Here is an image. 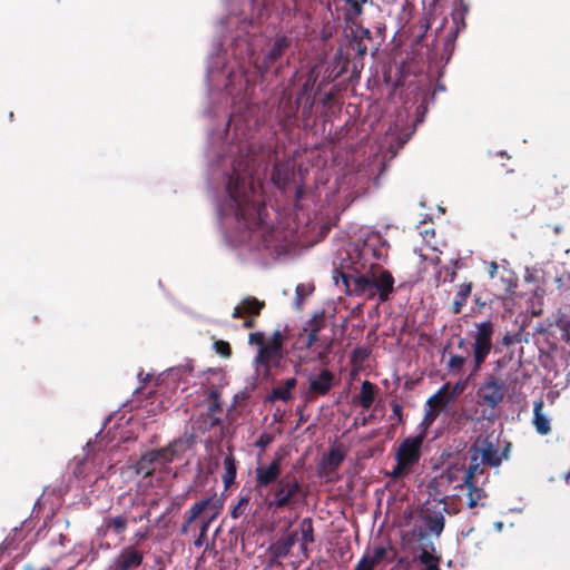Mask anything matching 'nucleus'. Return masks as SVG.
Masks as SVG:
<instances>
[{"mask_svg": "<svg viewBox=\"0 0 570 570\" xmlns=\"http://www.w3.org/2000/svg\"><path fill=\"white\" fill-rule=\"evenodd\" d=\"M255 159L247 150L245 158L239 155L233 163V173L227 183L230 206L235 208L236 219L248 229L261 226L265 205L255 200Z\"/></svg>", "mask_w": 570, "mask_h": 570, "instance_id": "nucleus-1", "label": "nucleus"}, {"mask_svg": "<svg viewBox=\"0 0 570 570\" xmlns=\"http://www.w3.org/2000/svg\"><path fill=\"white\" fill-rule=\"evenodd\" d=\"M469 456L468 468L462 466L464 470V478L462 484L458 488L468 489L466 505L470 509L484 505L481 501L487 498L484 484L489 481V472L487 466L497 468L502 462V456L498 446L489 439H476V441L469 448L466 452Z\"/></svg>", "mask_w": 570, "mask_h": 570, "instance_id": "nucleus-2", "label": "nucleus"}, {"mask_svg": "<svg viewBox=\"0 0 570 570\" xmlns=\"http://www.w3.org/2000/svg\"><path fill=\"white\" fill-rule=\"evenodd\" d=\"M224 508V499L218 498L216 493L210 497L203 498L196 501L188 511L185 512L184 523L181 524L180 532L186 534L189 531L191 523L199 518L203 513H209L202 520L199 527V534L194 541V546L200 548L204 546L208 529L213 521L219 515Z\"/></svg>", "mask_w": 570, "mask_h": 570, "instance_id": "nucleus-3", "label": "nucleus"}, {"mask_svg": "<svg viewBox=\"0 0 570 570\" xmlns=\"http://www.w3.org/2000/svg\"><path fill=\"white\" fill-rule=\"evenodd\" d=\"M424 439L425 431H422L420 434L406 438L400 443L395 452L396 464L389 474L393 480L405 478L419 463Z\"/></svg>", "mask_w": 570, "mask_h": 570, "instance_id": "nucleus-4", "label": "nucleus"}, {"mask_svg": "<svg viewBox=\"0 0 570 570\" xmlns=\"http://www.w3.org/2000/svg\"><path fill=\"white\" fill-rule=\"evenodd\" d=\"M494 331L495 325L490 320L474 323V332L471 334V350L473 356V368L471 376L480 371L481 366L490 355L493 348L492 337Z\"/></svg>", "mask_w": 570, "mask_h": 570, "instance_id": "nucleus-5", "label": "nucleus"}, {"mask_svg": "<svg viewBox=\"0 0 570 570\" xmlns=\"http://www.w3.org/2000/svg\"><path fill=\"white\" fill-rule=\"evenodd\" d=\"M272 500L267 502L269 509L282 510L293 508L303 497L302 483L294 475L282 478L271 491Z\"/></svg>", "mask_w": 570, "mask_h": 570, "instance_id": "nucleus-6", "label": "nucleus"}, {"mask_svg": "<svg viewBox=\"0 0 570 570\" xmlns=\"http://www.w3.org/2000/svg\"><path fill=\"white\" fill-rule=\"evenodd\" d=\"M318 75L316 73V67H312L305 76V80L296 96V101L302 105V118L308 120L312 117L313 108L315 106V96L321 92L317 89L314 92L315 83Z\"/></svg>", "mask_w": 570, "mask_h": 570, "instance_id": "nucleus-7", "label": "nucleus"}, {"mask_svg": "<svg viewBox=\"0 0 570 570\" xmlns=\"http://www.w3.org/2000/svg\"><path fill=\"white\" fill-rule=\"evenodd\" d=\"M505 384L494 375H489L478 390L480 403L490 407H497L504 399Z\"/></svg>", "mask_w": 570, "mask_h": 570, "instance_id": "nucleus-8", "label": "nucleus"}, {"mask_svg": "<svg viewBox=\"0 0 570 570\" xmlns=\"http://www.w3.org/2000/svg\"><path fill=\"white\" fill-rule=\"evenodd\" d=\"M282 458H274L269 464L258 465L255 469V490L261 491L282 479Z\"/></svg>", "mask_w": 570, "mask_h": 570, "instance_id": "nucleus-9", "label": "nucleus"}, {"mask_svg": "<svg viewBox=\"0 0 570 570\" xmlns=\"http://www.w3.org/2000/svg\"><path fill=\"white\" fill-rule=\"evenodd\" d=\"M342 281L350 294L353 295H366L368 298L375 296L373 292V272L361 274V275H351V274H341Z\"/></svg>", "mask_w": 570, "mask_h": 570, "instance_id": "nucleus-10", "label": "nucleus"}, {"mask_svg": "<svg viewBox=\"0 0 570 570\" xmlns=\"http://www.w3.org/2000/svg\"><path fill=\"white\" fill-rule=\"evenodd\" d=\"M373 272V292L379 295L381 302L390 299L391 294L394 292V277L390 271L383 269L377 264H372Z\"/></svg>", "mask_w": 570, "mask_h": 570, "instance_id": "nucleus-11", "label": "nucleus"}, {"mask_svg": "<svg viewBox=\"0 0 570 570\" xmlns=\"http://www.w3.org/2000/svg\"><path fill=\"white\" fill-rule=\"evenodd\" d=\"M190 439L178 438L167 446L151 450V453L158 465H165L173 462L175 458L183 455L190 448Z\"/></svg>", "mask_w": 570, "mask_h": 570, "instance_id": "nucleus-12", "label": "nucleus"}, {"mask_svg": "<svg viewBox=\"0 0 570 570\" xmlns=\"http://www.w3.org/2000/svg\"><path fill=\"white\" fill-rule=\"evenodd\" d=\"M284 355V347L266 342L264 346L258 350L254 362L256 365L263 366L265 374L268 375L272 367L279 366Z\"/></svg>", "mask_w": 570, "mask_h": 570, "instance_id": "nucleus-13", "label": "nucleus"}, {"mask_svg": "<svg viewBox=\"0 0 570 570\" xmlns=\"http://www.w3.org/2000/svg\"><path fill=\"white\" fill-rule=\"evenodd\" d=\"M144 561V552L136 546H128L121 549L114 560V570H136Z\"/></svg>", "mask_w": 570, "mask_h": 570, "instance_id": "nucleus-14", "label": "nucleus"}, {"mask_svg": "<svg viewBox=\"0 0 570 570\" xmlns=\"http://www.w3.org/2000/svg\"><path fill=\"white\" fill-rule=\"evenodd\" d=\"M350 65V58L342 53V51H337L333 58L327 62V67L325 70L324 78L320 81L317 86V91L322 90V88L330 82L338 79L343 73L347 71Z\"/></svg>", "mask_w": 570, "mask_h": 570, "instance_id": "nucleus-15", "label": "nucleus"}, {"mask_svg": "<svg viewBox=\"0 0 570 570\" xmlns=\"http://www.w3.org/2000/svg\"><path fill=\"white\" fill-rule=\"evenodd\" d=\"M335 376L333 372L327 368L321 370L317 376L309 377L308 380V393L307 401H311L315 396H323L328 394L334 385Z\"/></svg>", "mask_w": 570, "mask_h": 570, "instance_id": "nucleus-16", "label": "nucleus"}, {"mask_svg": "<svg viewBox=\"0 0 570 570\" xmlns=\"http://www.w3.org/2000/svg\"><path fill=\"white\" fill-rule=\"evenodd\" d=\"M291 46V40L286 36H277L259 66L262 72H267L286 52Z\"/></svg>", "mask_w": 570, "mask_h": 570, "instance_id": "nucleus-17", "label": "nucleus"}, {"mask_svg": "<svg viewBox=\"0 0 570 570\" xmlns=\"http://www.w3.org/2000/svg\"><path fill=\"white\" fill-rule=\"evenodd\" d=\"M265 307V302L254 296L244 297L237 306L234 307L233 318H243L245 316L257 317Z\"/></svg>", "mask_w": 570, "mask_h": 570, "instance_id": "nucleus-18", "label": "nucleus"}, {"mask_svg": "<svg viewBox=\"0 0 570 570\" xmlns=\"http://www.w3.org/2000/svg\"><path fill=\"white\" fill-rule=\"evenodd\" d=\"M298 534L296 531H291L285 535L279 537L275 543L271 546V554L276 559L288 557L291 549L296 543Z\"/></svg>", "mask_w": 570, "mask_h": 570, "instance_id": "nucleus-19", "label": "nucleus"}, {"mask_svg": "<svg viewBox=\"0 0 570 570\" xmlns=\"http://www.w3.org/2000/svg\"><path fill=\"white\" fill-rule=\"evenodd\" d=\"M128 522L129 519L126 514L106 517L102 520V524L99 528V532L102 535H107L108 533L122 535L128 528Z\"/></svg>", "mask_w": 570, "mask_h": 570, "instance_id": "nucleus-20", "label": "nucleus"}, {"mask_svg": "<svg viewBox=\"0 0 570 570\" xmlns=\"http://www.w3.org/2000/svg\"><path fill=\"white\" fill-rule=\"evenodd\" d=\"M384 240L382 239L380 234H372L366 237L364 244L361 249V256L367 257L372 256L376 261H380L384 257L383 246Z\"/></svg>", "mask_w": 570, "mask_h": 570, "instance_id": "nucleus-21", "label": "nucleus"}, {"mask_svg": "<svg viewBox=\"0 0 570 570\" xmlns=\"http://www.w3.org/2000/svg\"><path fill=\"white\" fill-rule=\"evenodd\" d=\"M296 385V377H289L285 380L283 384L277 385L272 390V392L267 395V401L272 403L275 401L289 402L293 399L292 392Z\"/></svg>", "mask_w": 570, "mask_h": 570, "instance_id": "nucleus-22", "label": "nucleus"}, {"mask_svg": "<svg viewBox=\"0 0 570 570\" xmlns=\"http://www.w3.org/2000/svg\"><path fill=\"white\" fill-rule=\"evenodd\" d=\"M207 400L209 402L207 416L210 419V426L219 425L222 420L220 417L216 416V413L222 411L219 390L217 387H212L207 393Z\"/></svg>", "mask_w": 570, "mask_h": 570, "instance_id": "nucleus-23", "label": "nucleus"}, {"mask_svg": "<svg viewBox=\"0 0 570 570\" xmlns=\"http://www.w3.org/2000/svg\"><path fill=\"white\" fill-rule=\"evenodd\" d=\"M223 466L224 474L222 475V480L224 483V489L227 491L235 484L237 475V460L232 452L225 456Z\"/></svg>", "mask_w": 570, "mask_h": 570, "instance_id": "nucleus-24", "label": "nucleus"}, {"mask_svg": "<svg viewBox=\"0 0 570 570\" xmlns=\"http://www.w3.org/2000/svg\"><path fill=\"white\" fill-rule=\"evenodd\" d=\"M542 409L543 401L540 399L534 402L533 424L539 434L547 435L551 432V426L549 419L542 413Z\"/></svg>", "mask_w": 570, "mask_h": 570, "instance_id": "nucleus-25", "label": "nucleus"}, {"mask_svg": "<svg viewBox=\"0 0 570 570\" xmlns=\"http://www.w3.org/2000/svg\"><path fill=\"white\" fill-rule=\"evenodd\" d=\"M377 386L370 381H364L361 385L360 394L356 397L357 403L364 409L368 410L376 396Z\"/></svg>", "mask_w": 570, "mask_h": 570, "instance_id": "nucleus-26", "label": "nucleus"}, {"mask_svg": "<svg viewBox=\"0 0 570 570\" xmlns=\"http://www.w3.org/2000/svg\"><path fill=\"white\" fill-rule=\"evenodd\" d=\"M424 524L426 530L434 534L435 537H440L444 530L445 519L442 512H434L433 514L429 513V510L425 511L423 515Z\"/></svg>", "mask_w": 570, "mask_h": 570, "instance_id": "nucleus-27", "label": "nucleus"}, {"mask_svg": "<svg viewBox=\"0 0 570 570\" xmlns=\"http://www.w3.org/2000/svg\"><path fill=\"white\" fill-rule=\"evenodd\" d=\"M156 459L154 458L151 451L146 452L140 456V459L135 464V472L138 475H142L144 478L153 475L156 470Z\"/></svg>", "mask_w": 570, "mask_h": 570, "instance_id": "nucleus-28", "label": "nucleus"}, {"mask_svg": "<svg viewBox=\"0 0 570 570\" xmlns=\"http://www.w3.org/2000/svg\"><path fill=\"white\" fill-rule=\"evenodd\" d=\"M395 554V549L392 546H375L373 548V553L370 556V562L375 567L383 561L392 562Z\"/></svg>", "mask_w": 570, "mask_h": 570, "instance_id": "nucleus-29", "label": "nucleus"}, {"mask_svg": "<svg viewBox=\"0 0 570 570\" xmlns=\"http://www.w3.org/2000/svg\"><path fill=\"white\" fill-rule=\"evenodd\" d=\"M472 291L471 283L461 284L456 291L455 298L452 303L451 312L456 315L460 314L462 307L465 305Z\"/></svg>", "mask_w": 570, "mask_h": 570, "instance_id": "nucleus-30", "label": "nucleus"}, {"mask_svg": "<svg viewBox=\"0 0 570 570\" xmlns=\"http://www.w3.org/2000/svg\"><path fill=\"white\" fill-rule=\"evenodd\" d=\"M293 178V173L284 165L275 164L272 173L274 184L279 188H285Z\"/></svg>", "mask_w": 570, "mask_h": 570, "instance_id": "nucleus-31", "label": "nucleus"}, {"mask_svg": "<svg viewBox=\"0 0 570 570\" xmlns=\"http://www.w3.org/2000/svg\"><path fill=\"white\" fill-rule=\"evenodd\" d=\"M344 459L345 453L337 448H333L324 458V464L328 466L331 471H335L342 464Z\"/></svg>", "mask_w": 570, "mask_h": 570, "instance_id": "nucleus-32", "label": "nucleus"}, {"mask_svg": "<svg viewBox=\"0 0 570 570\" xmlns=\"http://www.w3.org/2000/svg\"><path fill=\"white\" fill-rule=\"evenodd\" d=\"M346 22L351 24V36L352 37L360 39V40H364L366 42L372 41V33H371L370 29L364 28L358 22V19L355 21H346Z\"/></svg>", "mask_w": 570, "mask_h": 570, "instance_id": "nucleus-33", "label": "nucleus"}, {"mask_svg": "<svg viewBox=\"0 0 570 570\" xmlns=\"http://www.w3.org/2000/svg\"><path fill=\"white\" fill-rule=\"evenodd\" d=\"M302 542L313 543L315 541L313 521L311 518H305L301 522Z\"/></svg>", "mask_w": 570, "mask_h": 570, "instance_id": "nucleus-34", "label": "nucleus"}, {"mask_svg": "<svg viewBox=\"0 0 570 570\" xmlns=\"http://www.w3.org/2000/svg\"><path fill=\"white\" fill-rule=\"evenodd\" d=\"M250 497L248 493L240 494L238 502L230 510V517L233 519H238L240 515L245 513V510L249 503Z\"/></svg>", "mask_w": 570, "mask_h": 570, "instance_id": "nucleus-35", "label": "nucleus"}, {"mask_svg": "<svg viewBox=\"0 0 570 570\" xmlns=\"http://www.w3.org/2000/svg\"><path fill=\"white\" fill-rule=\"evenodd\" d=\"M557 326L561 331V337L569 342L570 341V315L559 314L556 320Z\"/></svg>", "mask_w": 570, "mask_h": 570, "instance_id": "nucleus-36", "label": "nucleus"}, {"mask_svg": "<svg viewBox=\"0 0 570 570\" xmlns=\"http://www.w3.org/2000/svg\"><path fill=\"white\" fill-rule=\"evenodd\" d=\"M279 108L283 114V117L287 120H291L296 117V114L298 109L302 108V105H298L296 100H287L286 102H282Z\"/></svg>", "mask_w": 570, "mask_h": 570, "instance_id": "nucleus-37", "label": "nucleus"}, {"mask_svg": "<svg viewBox=\"0 0 570 570\" xmlns=\"http://www.w3.org/2000/svg\"><path fill=\"white\" fill-rule=\"evenodd\" d=\"M449 387V383L444 384L435 394H433L428 400V404L430 407H433L436 410L439 406H445L446 402H444V396L446 394Z\"/></svg>", "mask_w": 570, "mask_h": 570, "instance_id": "nucleus-38", "label": "nucleus"}, {"mask_svg": "<svg viewBox=\"0 0 570 570\" xmlns=\"http://www.w3.org/2000/svg\"><path fill=\"white\" fill-rule=\"evenodd\" d=\"M325 326V314L321 312L315 314L304 327V332L315 330L316 333H320Z\"/></svg>", "mask_w": 570, "mask_h": 570, "instance_id": "nucleus-39", "label": "nucleus"}, {"mask_svg": "<svg viewBox=\"0 0 570 570\" xmlns=\"http://www.w3.org/2000/svg\"><path fill=\"white\" fill-rule=\"evenodd\" d=\"M417 560L421 564L428 566L435 563L436 566H440L441 558L439 556H435L434 553L430 552L426 548H422Z\"/></svg>", "mask_w": 570, "mask_h": 570, "instance_id": "nucleus-40", "label": "nucleus"}, {"mask_svg": "<svg viewBox=\"0 0 570 570\" xmlns=\"http://www.w3.org/2000/svg\"><path fill=\"white\" fill-rule=\"evenodd\" d=\"M367 43L364 40L356 39L351 36L350 48L355 52V55L360 58H363L367 52Z\"/></svg>", "mask_w": 570, "mask_h": 570, "instance_id": "nucleus-41", "label": "nucleus"}, {"mask_svg": "<svg viewBox=\"0 0 570 570\" xmlns=\"http://www.w3.org/2000/svg\"><path fill=\"white\" fill-rule=\"evenodd\" d=\"M466 362L465 356L453 354L448 361V368L452 373H459Z\"/></svg>", "mask_w": 570, "mask_h": 570, "instance_id": "nucleus-42", "label": "nucleus"}, {"mask_svg": "<svg viewBox=\"0 0 570 570\" xmlns=\"http://www.w3.org/2000/svg\"><path fill=\"white\" fill-rule=\"evenodd\" d=\"M214 348L216 353L223 357H229L232 355V347L226 341H215Z\"/></svg>", "mask_w": 570, "mask_h": 570, "instance_id": "nucleus-43", "label": "nucleus"}, {"mask_svg": "<svg viewBox=\"0 0 570 570\" xmlns=\"http://www.w3.org/2000/svg\"><path fill=\"white\" fill-rule=\"evenodd\" d=\"M391 409H392V414L390 415V419L391 420H396L397 423H402L403 421V406L396 402V401H392L391 402Z\"/></svg>", "mask_w": 570, "mask_h": 570, "instance_id": "nucleus-44", "label": "nucleus"}, {"mask_svg": "<svg viewBox=\"0 0 570 570\" xmlns=\"http://www.w3.org/2000/svg\"><path fill=\"white\" fill-rule=\"evenodd\" d=\"M368 356V352L363 347H356L351 353V362L352 363H363L365 358Z\"/></svg>", "mask_w": 570, "mask_h": 570, "instance_id": "nucleus-45", "label": "nucleus"}, {"mask_svg": "<svg viewBox=\"0 0 570 570\" xmlns=\"http://www.w3.org/2000/svg\"><path fill=\"white\" fill-rule=\"evenodd\" d=\"M375 566L370 562V554L365 553L356 563L354 570H374Z\"/></svg>", "mask_w": 570, "mask_h": 570, "instance_id": "nucleus-46", "label": "nucleus"}, {"mask_svg": "<svg viewBox=\"0 0 570 570\" xmlns=\"http://www.w3.org/2000/svg\"><path fill=\"white\" fill-rule=\"evenodd\" d=\"M438 415L439 411L433 407L426 411L424 419L422 421V425H425V429L423 431H425L436 420Z\"/></svg>", "mask_w": 570, "mask_h": 570, "instance_id": "nucleus-47", "label": "nucleus"}, {"mask_svg": "<svg viewBox=\"0 0 570 570\" xmlns=\"http://www.w3.org/2000/svg\"><path fill=\"white\" fill-rule=\"evenodd\" d=\"M521 342V334L520 333H514V334H510V333H507L503 337H502V344L504 346H511L515 343H520Z\"/></svg>", "mask_w": 570, "mask_h": 570, "instance_id": "nucleus-48", "label": "nucleus"}, {"mask_svg": "<svg viewBox=\"0 0 570 570\" xmlns=\"http://www.w3.org/2000/svg\"><path fill=\"white\" fill-rule=\"evenodd\" d=\"M249 343L253 345H257V346H259V348H262V346H264V344L266 343L264 333H262V332L250 333L249 334Z\"/></svg>", "mask_w": 570, "mask_h": 570, "instance_id": "nucleus-49", "label": "nucleus"}, {"mask_svg": "<svg viewBox=\"0 0 570 570\" xmlns=\"http://www.w3.org/2000/svg\"><path fill=\"white\" fill-rule=\"evenodd\" d=\"M284 342H285V336L283 335V333L279 330L274 331L268 341V343H271L273 345H277L279 347H283Z\"/></svg>", "mask_w": 570, "mask_h": 570, "instance_id": "nucleus-50", "label": "nucleus"}, {"mask_svg": "<svg viewBox=\"0 0 570 570\" xmlns=\"http://www.w3.org/2000/svg\"><path fill=\"white\" fill-rule=\"evenodd\" d=\"M150 535V530L148 528L139 529L135 535L134 539L136 541V544H139L140 542L147 540Z\"/></svg>", "mask_w": 570, "mask_h": 570, "instance_id": "nucleus-51", "label": "nucleus"}, {"mask_svg": "<svg viewBox=\"0 0 570 570\" xmlns=\"http://www.w3.org/2000/svg\"><path fill=\"white\" fill-rule=\"evenodd\" d=\"M273 442V436L268 433H263L259 439L256 441V446L261 449H265Z\"/></svg>", "mask_w": 570, "mask_h": 570, "instance_id": "nucleus-52", "label": "nucleus"}, {"mask_svg": "<svg viewBox=\"0 0 570 570\" xmlns=\"http://www.w3.org/2000/svg\"><path fill=\"white\" fill-rule=\"evenodd\" d=\"M307 341H306V347H312L318 340V333L315 332V330L307 331Z\"/></svg>", "mask_w": 570, "mask_h": 570, "instance_id": "nucleus-53", "label": "nucleus"}, {"mask_svg": "<svg viewBox=\"0 0 570 570\" xmlns=\"http://www.w3.org/2000/svg\"><path fill=\"white\" fill-rule=\"evenodd\" d=\"M419 27L422 29L423 33L419 37V41L424 37L425 32L428 31L430 27V22L428 18H422L419 21Z\"/></svg>", "mask_w": 570, "mask_h": 570, "instance_id": "nucleus-54", "label": "nucleus"}, {"mask_svg": "<svg viewBox=\"0 0 570 570\" xmlns=\"http://www.w3.org/2000/svg\"><path fill=\"white\" fill-rule=\"evenodd\" d=\"M243 320H244L243 326L245 328H254L256 326V317L245 316V317H243Z\"/></svg>", "mask_w": 570, "mask_h": 570, "instance_id": "nucleus-55", "label": "nucleus"}, {"mask_svg": "<svg viewBox=\"0 0 570 570\" xmlns=\"http://www.w3.org/2000/svg\"><path fill=\"white\" fill-rule=\"evenodd\" d=\"M333 98H334V94L332 91L325 92L321 99V102L324 106H326L332 101Z\"/></svg>", "mask_w": 570, "mask_h": 570, "instance_id": "nucleus-56", "label": "nucleus"}, {"mask_svg": "<svg viewBox=\"0 0 570 570\" xmlns=\"http://www.w3.org/2000/svg\"><path fill=\"white\" fill-rule=\"evenodd\" d=\"M308 544H309V543H303V542H301V552H302V556H303V558H304L305 560H306V559H308V557H309Z\"/></svg>", "mask_w": 570, "mask_h": 570, "instance_id": "nucleus-57", "label": "nucleus"}, {"mask_svg": "<svg viewBox=\"0 0 570 570\" xmlns=\"http://www.w3.org/2000/svg\"><path fill=\"white\" fill-rule=\"evenodd\" d=\"M456 38V31L454 30H451L448 35H446V41H445V45L449 46L451 45L454 39Z\"/></svg>", "mask_w": 570, "mask_h": 570, "instance_id": "nucleus-58", "label": "nucleus"}, {"mask_svg": "<svg viewBox=\"0 0 570 570\" xmlns=\"http://www.w3.org/2000/svg\"><path fill=\"white\" fill-rule=\"evenodd\" d=\"M440 271H446L450 273V282H453L455 276H456V273L453 268H450V267H442Z\"/></svg>", "mask_w": 570, "mask_h": 570, "instance_id": "nucleus-59", "label": "nucleus"}, {"mask_svg": "<svg viewBox=\"0 0 570 570\" xmlns=\"http://www.w3.org/2000/svg\"><path fill=\"white\" fill-rule=\"evenodd\" d=\"M509 451H510V444H507V446L502 450V452L500 453V455L502 456V460L503 459H508L509 456Z\"/></svg>", "mask_w": 570, "mask_h": 570, "instance_id": "nucleus-60", "label": "nucleus"}, {"mask_svg": "<svg viewBox=\"0 0 570 570\" xmlns=\"http://www.w3.org/2000/svg\"><path fill=\"white\" fill-rule=\"evenodd\" d=\"M421 570H441V569H440V566H436L435 563H433V564L424 566V568H422Z\"/></svg>", "mask_w": 570, "mask_h": 570, "instance_id": "nucleus-61", "label": "nucleus"}, {"mask_svg": "<svg viewBox=\"0 0 570 570\" xmlns=\"http://www.w3.org/2000/svg\"><path fill=\"white\" fill-rule=\"evenodd\" d=\"M150 511L146 510L142 514L139 515V520H149Z\"/></svg>", "mask_w": 570, "mask_h": 570, "instance_id": "nucleus-62", "label": "nucleus"}, {"mask_svg": "<svg viewBox=\"0 0 570 570\" xmlns=\"http://www.w3.org/2000/svg\"><path fill=\"white\" fill-rule=\"evenodd\" d=\"M274 4V0H262V6L264 8L272 7Z\"/></svg>", "mask_w": 570, "mask_h": 570, "instance_id": "nucleus-63", "label": "nucleus"}, {"mask_svg": "<svg viewBox=\"0 0 570 570\" xmlns=\"http://www.w3.org/2000/svg\"><path fill=\"white\" fill-rule=\"evenodd\" d=\"M566 481H567V483H569V484H570V471H569V472L567 473V475H566Z\"/></svg>", "mask_w": 570, "mask_h": 570, "instance_id": "nucleus-64", "label": "nucleus"}]
</instances>
